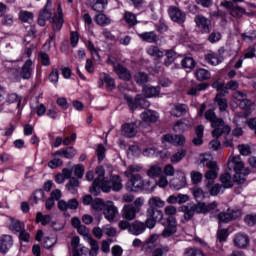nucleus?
Listing matches in <instances>:
<instances>
[{"instance_id": "nucleus-37", "label": "nucleus", "mask_w": 256, "mask_h": 256, "mask_svg": "<svg viewBox=\"0 0 256 256\" xmlns=\"http://www.w3.org/2000/svg\"><path fill=\"white\" fill-rule=\"evenodd\" d=\"M147 53H148V55H150V57H155V59H161V57H164V55H165V52H163L157 46H150L147 49Z\"/></svg>"}, {"instance_id": "nucleus-54", "label": "nucleus", "mask_w": 256, "mask_h": 256, "mask_svg": "<svg viewBox=\"0 0 256 256\" xmlns=\"http://www.w3.org/2000/svg\"><path fill=\"white\" fill-rule=\"evenodd\" d=\"M92 208H94L95 211H103V209H105V202H103V199L95 198L94 201H92Z\"/></svg>"}, {"instance_id": "nucleus-2", "label": "nucleus", "mask_w": 256, "mask_h": 256, "mask_svg": "<svg viewBox=\"0 0 256 256\" xmlns=\"http://www.w3.org/2000/svg\"><path fill=\"white\" fill-rule=\"evenodd\" d=\"M228 169L229 171H234L233 181L234 183H238V185H243L245 181H247L246 175L251 173L249 168H245V164L243 160H241L240 156L230 157L228 159Z\"/></svg>"}, {"instance_id": "nucleus-61", "label": "nucleus", "mask_w": 256, "mask_h": 256, "mask_svg": "<svg viewBox=\"0 0 256 256\" xmlns=\"http://www.w3.org/2000/svg\"><path fill=\"white\" fill-rule=\"evenodd\" d=\"M191 192H192L193 197L196 199H203L205 197V192L203 191V189H201L199 187L192 188Z\"/></svg>"}, {"instance_id": "nucleus-47", "label": "nucleus", "mask_w": 256, "mask_h": 256, "mask_svg": "<svg viewBox=\"0 0 256 256\" xmlns=\"http://www.w3.org/2000/svg\"><path fill=\"white\" fill-rule=\"evenodd\" d=\"M181 63L184 69H195V65H197L193 57H186L181 61Z\"/></svg>"}, {"instance_id": "nucleus-38", "label": "nucleus", "mask_w": 256, "mask_h": 256, "mask_svg": "<svg viewBox=\"0 0 256 256\" xmlns=\"http://www.w3.org/2000/svg\"><path fill=\"white\" fill-rule=\"evenodd\" d=\"M205 61L210 65H219L221 63V58L216 53H208L204 55Z\"/></svg>"}, {"instance_id": "nucleus-13", "label": "nucleus", "mask_w": 256, "mask_h": 256, "mask_svg": "<svg viewBox=\"0 0 256 256\" xmlns=\"http://www.w3.org/2000/svg\"><path fill=\"white\" fill-rule=\"evenodd\" d=\"M49 7H51V0H47V3L42 11H40L38 16V25L40 27H45V23L51 19L53 12L49 10Z\"/></svg>"}, {"instance_id": "nucleus-62", "label": "nucleus", "mask_w": 256, "mask_h": 256, "mask_svg": "<svg viewBox=\"0 0 256 256\" xmlns=\"http://www.w3.org/2000/svg\"><path fill=\"white\" fill-rule=\"evenodd\" d=\"M97 157L99 163L105 159V146L103 144H99L96 149Z\"/></svg>"}, {"instance_id": "nucleus-60", "label": "nucleus", "mask_w": 256, "mask_h": 256, "mask_svg": "<svg viewBox=\"0 0 256 256\" xmlns=\"http://www.w3.org/2000/svg\"><path fill=\"white\" fill-rule=\"evenodd\" d=\"M218 219L220 223H229V221H233L229 210H227V212H221L218 215Z\"/></svg>"}, {"instance_id": "nucleus-43", "label": "nucleus", "mask_w": 256, "mask_h": 256, "mask_svg": "<svg viewBox=\"0 0 256 256\" xmlns=\"http://www.w3.org/2000/svg\"><path fill=\"white\" fill-rule=\"evenodd\" d=\"M207 87H209L208 83L197 84L196 86H193L188 90V95H197V93H199V91H205V89H207Z\"/></svg>"}, {"instance_id": "nucleus-45", "label": "nucleus", "mask_w": 256, "mask_h": 256, "mask_svg": "<svg viewBox=\"0 0 256 256\" xmlns=\"http://www.w3.org/2000/svg\"><path fill=\"white\" fill-rule=\"evenodd\" d=\"M103 81L106 83V89L108 91H113V89H115V79H113L109 74H103Z\"/></svg>"}, {"instance_id": "nucleus-53", "label": "nucleus", "mask_w": 256, "mask_h": 256, "mask_svg": "<svg viewBox=\"0 0 256 256\" xmlns=\"http://www.w3.org/2000/svg\"><path fill=\"white\" fill-rule=\"evenodd\" d=\"M227 237H229V232L227 229L219 228L217 231V240L219 243H225V241H227Z\"/></svg>"}, {"instance_id": "nucleus-63", "label": "nucleus", "mask_w": 256, "mask_h": 256, "mask_svg": "<svg viewBox=\"0 0 256 256\" xmlns=\"http://www.w3.org/2000/svg\"><path fill=\"white\" fill-rule=\"evenodd\" d=\"M169 251V246H162L160 248H156L153 252H152V256H163V255H167V252Z\"/></svg>"}, {"instance_id": "nucleus-4", "label": "nucleus", "mask_w": 256, "mask_h": 256, "mask_svg": "<svg viewBox=\"0 0 256 256\" xmlns=\"http://www.w3.org/2000/svg\"><path fill=\"white\" fill-rule=\"evenodd\" d=\"M145 204V199L137 198L132 204L124 205L121 215L126 221H135L137 213H141V208Z\"/></svg>"}, {"instance_id": "nucleus-46", "label": "nucleus", "mask_w": 256, "mask_h": 256, "mask_svg": "<svg viewBox=\"0 0 256 256\" xmlns=\"http://www.w3.org/2000/svg\"><path fill=\"white\" fill-rule=\"evenodd\" d=\"M36 223H42V225H49V223H51V215H43V213L37 212Z\"/></svg>"}, {"instance_id": "nucleus-15", "label": "nucleus", "mask_w": 256, "mask_h": 256, "mask_svg": "<svg viewBox=\"0 0 256 256\" xmlns=\"http://www.w3.org/2000/svg\"><path fill=\"white\" fill-rule=\"evenodd\" d=\"M233 243L238 249H245L249 245V236L244 233H237L233 238Z\"/></svg>"}, {"instance_id": "nucleus-51", "label": "nucleus", "mask_w": 256, "mask_h": 256, "mask_svg": "<svg viewBox=\"0 0 256 256\" xmlns=\"http://www.w3.org/2000/svg\"><path fill=\"white\" fill-rule=\"evenodd\" d=\"M77 155V150L73 146L64 148L63 157L65 159H73Z\"/></svg>"}, {"instance_id": "nucleus-24", "label": "nucleus", "mask_w": 256, "mask_h": 256, "mask_svg": "<svg viewBox=\"0 0 256 256\" xmlns=\"http://www.w3.org/2000/svg\"><path fill=\"white\" fill-rule=\"evenodd\" d=\"M233 97L234 99H236V101L240 102V107L242 109H246V107H249L251 105V101L247 99V94L245 92L236 91L233 94Z\"/></svg>"}, {"instance_id": "nucleus-18", "label": "nucleus", "mask_w": 256, "mask_h": 256, "mask_svg": "<svg viewBox=\"0 0 256 256\" xmlns=\"http://www.w3.org/2000/svg\"><path fill=\"white\" fill-rule=\"evenodd\" d=\"M137 127H139L137 122L124 124L122 126V135L128 138L135 137L137 135Z\"/></svg>"}, {"instance_id": "nucleus-19", "label": "nucleus", "mask_w": 256, "mask_h": 256, "mask_svg": "<svg viewBox=\"0 0 256 256\" xmlns=\"http://www.w3.org/2000/svg\"><path fill=\"white\" fill-rule=\"evenodd\" d=\"M164 141H166L167 143H171L176 147H181L185 145V136L166 134L164 135Z\"/></svg>"}, {"instance_id": "nucleus-5", "label": "nucleus", "mask_w": 256, "mask_h": 256, "mask_svg": "<svg viewBox=\"0 0 256 256\" xmlns=\"http://www.w3.org/2000/svg\"><path fill=\"white\" fill-rule=\"evenodd\" d=\"M211 127L214 129L212 131V137H215L216 139H219L221 135H229V133H231V127L225 125V121H223L222 118L216 117L211 122Z\"/></svg>"}, {"instance_id": "nucleus-17", "label": "nucleus", "mask_w": 256, "mask_h": 256, "mask_svg": "<svg viewBox=\"0 0 256 256\" xmlns=\"http://www.w3.org/2000/svg\"><path fill=\"white\" fill-rule=\"evenodd\" d=\"M178 176V178H173L170 181V187L177 191H179V189H183V187L187 185V178L185 177V174L183 172H178Z\"/></svg>"}, {"instance_id": "nucleus-64", "label": "nucleus", "mask_w": 256, "mask_h": 256, "mask_svg": "<svg viewBox=\"0 0 256 256\" xmlns=\"http://www.w3.org/2000/svg\"><path fill=\"white\" fill-rule=\"evenodd\" d=\"M186 256H204L203 252L197 248H189L186 251Z\"/></svg>"}, {"instance_id": "nucleus-16", "label": "nucleus", "mask_w": 256, "mask_h": 256, "mask_svg": "<svg viewBox=\"0 0 256 256\" xmlns=\"http://www.w3.org/2000/svg\"><path fill=\"white\" fill-rule=\"evenodd\" d=\"M57 205L60 211H67V209L75 211V209H78L79 207V201L75 198L68 200V202L65 200H59Z\"/></svg>"}, {"instance_id": "nucleus-58", "label": "nucleus", "mask_w": 256, "mask_h": 256, "mask_svg": "<svg viewBox=\"0 0 256 256\" xmlns=\"http://www.w3.org/2000/svg\"><path fill=\"white\" fill-rule=\"evenodd\" d=\"M19 17L24 23H30V21H33V14L29 11H21Z\"/></svg>"}, {"instance_id": "nucleus-36", "label": "nucleus", "mask_w": 256, "mask_h": 256, "mask_svg": "<svg viewBox=\"0 0 256 256\" xmlns=\"http://www.w3.org/2000/svg\"><path fill=\"white\" fill-rule=\"evenodd\" d=\"M220 182L224 189H231L233 187V180L231 179V174L224 173L220 176Z\"/></svg>"}, {"instance_id": "nucleus-31", "label": "nucleus", "mask_w": 256, "mask_h": 256, "mask_svg": "<svg viewBox=\"0 0 256 256\" xmlns=\"http://www.w3.org/2000/svg\"><path fill=\"white\" fill-rule=\"evenodd\" d=\"M110 185L112 187V191L119 192L123 189V180L119 175H113L110 179Z\"/></svg>"}, {"instance_id": "nucleus-20", "label": "nucleus", "mask_w": 256, "mask_h": 256, "mask_svg": "<svg viewBox=\"0 0 256 256\" xmlns=\"http://www.w3.org/2000/svg\"><path fill=\"white\" fill-rule=\"evenodd\" d=\"M145 229H146L145 222L136 220L131 223L129 228V233H131V235L138 236L145 233Z\"/></svg>"}, {"instance_id": "nucleus-34", "label": "nucleus", "mask_w": 256, "mask_h": 256, "mask_svg": "<svg viewBox=\"0 0 256 256\" xmlns=\"http://www.w3.org/2000/svg\"><path fill=\"white\" fill-rule=\"evenodd\" d=\"M78 187H79V179L75 177L69 178V182L66 184L67 191L72 193V195H75L77 193Z\"/></svg>"}, {"instance_id": "nucleus-14", "label": "nucleus", "mask_w": 256, "mask_h": 256, "mask_svg": "<svg viewBox=\"0 0 256 256\" xmlns=\"http://www.w3.org/2000/svg\"><path fill=\"white\" fill-rule=\"evenodd\" d=\"M50 23L54 32L61 31L63 27V9H61V4L58 5V14L51 19Z\"/></svg>"}, {"instance_id": "nucleus-8", "label": "nucleus", "mask_w": 256, "mask_h": 256, "mask_svg": "<svg viewBox=\"0 0 256 256\" xmlns=\"http://www.w3.org/2000/svg\"><path fill=\"white\" fill-rule=\"evenodd\" d=\"M162 225L164 230L162 231L161 236L164 237V239H167L168 237H171L177 233V218L174 216H168L167 218L163 219Z\"/></svg>"}, {"instance_id": "nucleus-21", "label": "nucleus", "mask_w": 256, "mask_h": 256, "mask_svg": "<svg viewBox=\"0 0 256 256\" xmlns=\"http://www.w3.org/2000/svg\"><path fill=\"white\" fill-rule=\"evenodd\" d=\"M13 247V236L3 235L0 238V253H7Z\"/></svg>"}, {"instance_id": "nucleus-12", "label": "nucleus", "mask_w": 256, "mask_h": 256, "mask_svg": "<svg viewBox=\"0 0 256 256\" xmlns=\"http://www.w3.org/2000/svg\"><path fill=\"white\" fill-rule=\"evenodd\" d=\"M142 121L138 122L140 129L144 128L145 123H157L159 116L153 110H147L140 115Z\"/></svg>"}, {"instance_id": "nucleus-26", "label": "nucleus", "mask_w": 256, "mask_h": 256, "mask_svg": "<svg viewBox=\"0 0 256 256\" xmlns=\"http://www.w3.org/2000/svg\"><path fill=\"white\" fill-rule=\"evenodd\" d=\"M161 173H163V169L159 164H153L149 166V169L146 171V175L150 177V179H155L156 177H161Z\"/></svg>"}, {"instance_id": "nucleus-11", "label": "nucleus", "mask_w": 256, "mask_h": 256, "mask_svg": "<svg viewBox=\"0 0 256 256\" xmlns=\"http://www.w3.org/2000/svg\"><path fill=\"white\" fill-rule=\"evenodd\" d=\"M194 22L201 33H211L212 23L209 18L200 14L194 18Z\"/></svg>"}, {"instance_id": "nucleus-40", "label": "nucleus", "mask_w": 256, "mask_h": 256, "mask_svg": "<svg viewBox=\"0 0 256 256\" xmlns=\"http://www.w3.org/2000/svg\"><path fill=\"white\" fill-rule=\"evenodd\" d=\"M143 169V166L138 164H132L128 166L127 170L124 172L125 177H133V173H139Z\"/></svg>"}, {"instance_id": "nucleus-33", "label": "nucleus", "mask_w": 256, "mask_h": 256, "mask_svg": "<svg viewBox=\"0 0 256 256\" xmlns=\"http://www.w3.org/2000/svg\"><path fill=\"white\" fill-rule=\"evenodd\" d=\"M187 114V105L185 104H176L174 109L171 111L173 117H182V115Z\"/></svg>"}, {"instance_id": "nucleus-1", "label": "nucleus", "mask_w": 256, "mask_h": 256, "mask_svg": "<svg viewBox=\"0 0 256 256\" xmlns=\"http://www.w3.org/2000/svg\"><path fill=\"white\" fill-rule=\"evenodd\" d=\"M217 209V202H211L210 204H206L205 202L198 203H188L180 207V211L184 213V221H191L195 214L201 215L205 213H209Z\"/></svg>"}, {"instance_id": "nucleus-41", "label": "nucleus", "mask_w": 256, "mask_h": 256, "mask_svg": "<svg viewBox=\"0 0 256 256\" xmlns=\"http://www.w3.org/2000/svg\"><path fill=\"white\" fill-rule=\"evenodd\" d=\"M145 95L147 97H159V93H161V89L159 86H148L144 88Z\"/></svg>"}, {"instance_id": "nucleus-27", "label": "nucleus", "mask_w": 256, "mask_h": 256, "mask_svg": "<svg viewBox=\"0 0 256 256\" xmlns=\"http://www.w3.org/2000/svg\"><path fill=\"white\" fill-rule=\"evenodd\" d=\"M9 229L13 233H20L25 229V223L21 222V220H17L15 218H10Z\"/></svg>"}, {"instance_id": "nucleus-52", "label": "nucleus", "mask_w": 256, "mask_h": 256, "mask_svg": "<svg viewBox=\"0 0 256 256\" xmlns=\"http://www.w3.org/2000/svg\"><path fill=\"white\" fill-rule=\"evenodd\" d=\"M175 57H177V53H175V51H167L164 65H166V67H169L175 61Z\"/></svg>"}, {"instance_id": "nucleus-30", "label": "nucleus", "mask_w": 256, "mask_h": 256, "mask_svg": "<svg viewBox=\"0 0 256 256\" xmlns=\"http://www.w3.org/2000/svg\"><path fill=\"white\" fill-rule=\"evenodd\" d=\"M146 216L152 218L154 221H163V211L157 208H148Z\"/></svg>"}, {"instance_id": "nucleus-9", "label": "nucleus", "mask_w": 256, "mask_h": 256, "mask_svg": "<svg viewBox=\"0 0 256 256\" xmlns=\"http://www.w3.org/2000/svg\"><path fill=\"white\" fill-rule=\"evenodd\" d=\"M95 173L97 177L94 179L92 186L90 187V193L97 197V195L101 194V187L99 183H103L105 181V168L103 166L96 167Z\"/></svg>"}, {"instance_id": "nucleus-56", "label": "nucleus", "mask_w": 256, "mask_h": 256, "mask_svg": "<svg viewBox=\"0 0 256 256\" xmlns=\"http://www.w3.org/2000/svg\"><path fill=\"white\" fill-rule=\"evenodd\" d=\"M79 237H73L71 240V245H72V253L73 256H79Z\"/></svg>"}, {"instance_id": "nucleus-10", "label": "nucleus", "mask_w": 256, "mask_h": 256, "mask_svg": "<svg viewBox=\"0 0 256 256\" xmlns=\"http://www.w3.org/2000/svg\"><path fill=\"white\" fill-rule=\"evenodd\" d=\"M168 15L171 18V20L174 21V23H177L178 25H183V23H185L187 19V14L175 6L169 7Z\"/></svg>"}, {"instance_id": "nucleus-57", "label": "nucleus", "mask_w": 256, "mask_h": 256, "mask_svg": "<svg viewBox=\"0 0 256 256\" xmlns=\"http://www.w3.org/2000/svg\"><path fill=\"white\" fill-rule=\"evenodd\" d=\"M208 189L212 197H217V195L221 193V189H223V185L216 183L212 187L210 186Z\"/></svg>"}, {"instance_id": "nucleus-55", "label": "nucleus", "mask_w": 256, "mask_h": 256, "mask_svg": "<svg viewBox=\"0 0 256 256\" xmlns=\"http://www.w3.org/2000/svg\"><path fill=\"white\" fill-rule=\"evenodd\" d=\"M124 19L126 23L130 25V27H133V25H137V17L133 13L126 12L124 15Z\"/></svg>"}, {"instance_id": "nucleus-7", "label": "nucleus", "mask_w": 256, "mask_h": 256, "mask_svg": "<svg viewBox=\"0 0 256 256\" xmlns=\"http://www.w3.org/2000/svg\"><path fill=\"white\" fill-rule=\"evenodd\" d=\"M126 102L130 107L131 111H136L137 109H148L149 103L143 95L138 94L135 98L126 95L125 96Z\"/></svg>"}, {"instance_id": "nucleus-39", "label": "nucleus", "mask_w": 256, "mask_h": 256, "mask_svg": "<svg viewBox=\"0 0 256 256\" xmlns=\"http://www.w3.org/2000/svg\"><path fill=\"white\" fill-rule=\"evenodd\" d=\"M137 85H145L149 83V75L145 72H137L134 76Z\"/></svg>"}, {"instance_id": "nucleus-49", "label": "nucleus", "mask_w": 256, "mask_h": 256, "mask_svg": "<svg viewBox=\"0 0 256 256\" xmlns=\"http://www.w3.org/2000/svg\"><path fill=\"white\" fill-rule=\"evenodd\" d=\"M190 177L193 185H199L203 181V174L199 171H192Z\"/></svg>"}, {"instance_id": "nucleus-32", "label": "nucleus", "mask_w": 256, "mask_h": 256, "mask_svg": "<svg viewBox=\"0 0 256 256\" xmlns=\"http://www.w3.org/2000/svg\"><path fill=\"white\" fill-rule=\"evenodd\" d=\"M33 66V61L31 60H27L25 62V64L23 65L22 67V70H21V77L24 78V79H31V73H32V67Z\"/></svg>"}, {"instance_id": "nucleus-23", "label": "nucleus", "mask_w": 256, "mask_h": 256, "mask_svg": "<svg viewBox=\"0 0 256 256\" xmlns=\"http://www.w3.org/2000/svg\"><path fill=\"white\" fill-rule=\"evenodd\" d=\"M227 95V90H222V92L218 93L215 97V101L220 109V111H227L229 104H227V99L224 98Z\"/></svg>"}, {"instance_id": "nucleus-50", "label": "nucleus", "mask_w": 256, "mask_h": 256, "mask_svg": "<svg viewBox=\"0 0 256 256\" xmlns=\"http://www.w3.org/2000/svg\"><path fill=\"white\" fill-rule=\"evenodd\" d=\"M38 57L43 67H49V65H51V59L49 58V54H47V52H39Z\"/></svg>"}, {"instance_id": "nucleus-28", "label": "nucleus", "mask_w": 256, "mask_h": 256, "mask_svg": "<svg viewBox=\"0 0 256 256\" xmlns=\"http://www.w3.org/2000/svg\"><path fill=\"white\" fill-rule=\"evenodd\" d=\"M149 209H163L165 207V201L159 196H153L148 200Z\"/></svg>"}, {"instance_id": "nucleus-29", "label": "nucleus", "mask_w": 256, "mask_h": 256, "mask_svg": "<svg viewBox=\"0 0 256 256\" xmlns=\"http://www.w3.org/2000/svg\"><path fill=\"white\" fill-rule=\"evenodd\" d=\"M139 37L146 43H157L159 41V36L154 31L144 32L139 34Z\"/></svg>"}, {"instance_id": "nucleus-59", "label": "nucleus", "mask_w": 256, "mask_h": 256, "mask_svg": "<svg viewBox=\"0 0 256 256\" xmlns=\"http://www.w3.org/2000/svg\"><path fill=\"white\" fill-rule=\"evenodd\" d=\"M188 127L189 126L187 125V123H185V121H178L174 125L173 129L175 133H183V131H185Z\"/></svg>"}, {"instance_id": "nucleus-6", "label": "nucleus", "mask_w": 256, "mask_h": 256, "mask_svg": "<svg viewBox=\"0 0 256 256\" xmlns=\"http://www.w3.org/2000/svg\"><path fill=\"white\" fill-rule=\"evenodd\" d=\"M145 188V180L141 174H134L125 185L126 191L137 193Z\"/></svg>"}, {"instance_id": "nucleus-42", "label": "nucleus", "mask_w": 256, "mask_h": 256, "mask_svg": "<svg viewBox=\"0 0 256 256\" xmlns=\"http://www.w3.org/2000/svg\"><path fill=\"white\" fill-rule=\"evenodd\" d=\"M30 201L37 205L39 201H45V192L43 190H36L33 196L30 197Z\"/></svg>"}, {"instance_id": "nucleus-25", "label": "nucleus", "mask_w": 256, "mask_h": 256, "mask_svg": "<svg viewBox=\"0 0 256 256\" xmlns=\"http://www.w3.org/2000/svg\"><path fill=\"white\" fill-rule=\"evenodd\" d=\"M103 213L105 219H107L108 221H113V219H115V217L117 216L118 209L115 205L108 204L107 206L104 207Z\"/></svg>"}, {"instance_id": "nucleus-44", "label": "nucleus", "mask_w": 256, "mask_h": 256, "mask_svg": "<svg viewBox=\"0 0 256 256\" xmlns=\"http://www.w3.org/2000/svg\"><path fill=\"white\" fill-rule=\"evenodd\" d=\"M95 22L103 27L105 25H109L111 23V19L105 14L100 13L95 16Z\"/></svg>"}, {"instance_id": "nucleus-22", "label": "nucleus", "mask_w": 256, "mask_h": 256, "mask_svg": "<svg viewBox=\"0 0 256 256\" xmlns=\"http://www.w3.org/2000/svg\"><path fill=\"white\" fill-rule=\"evenodd\" d=\"M114 71L117 73L119 79L123 81H130L131 80V72L125 66L118 64L114 66Z\"/></svg>"}, {"instance_id": "nucleus-48", "label": "nucleus", "mask_w": 256, "mask_h": 256, "mask_svg": "<svg viewBox=\"0 0 256 256\" xmlns=\"http://www.w3.org/2000/svg\"><path fill=\"white\" fill-rule=\"evenodd\" d=\"M187 155V150H180L176 152L174 155L171 156L170 161L171 163H179L184 157Z\"/></svg>"}, {"instance_id": "nucleus-35", "label": "nucleus", "mask_w": 256, "mask_h": 256, "mask_svg": "<svg viewBox=\"0 0 256 256\" xmlns=\"http://www.w3.org/2000/svg\"><path fill=\"white\" fill-rule=\"evenodd\" d=\"M195 77L197 81H207L211 79V73L204 68H200L195 71Z\"/></svg>"}, {"instance_id": "nucleus-3", "label": "nucleus", "mask_w": 256, "mask_h": 256, "mask_svg": "<svg viewBox=\"0 0 256 256\" xmlns=\"http://www.w3.org/2000/svg\"><path fill=\"white\" fill-rule=\"evenodd\" d=\"M201 165L203 167H207L208 171L204 174V177L206 179V185L205 187L209 189L214 183L217 177L219 176V166L217 165L216 161H213L211 159V155L205 154L201 160Z\"/></svg>"}]
</instances>
